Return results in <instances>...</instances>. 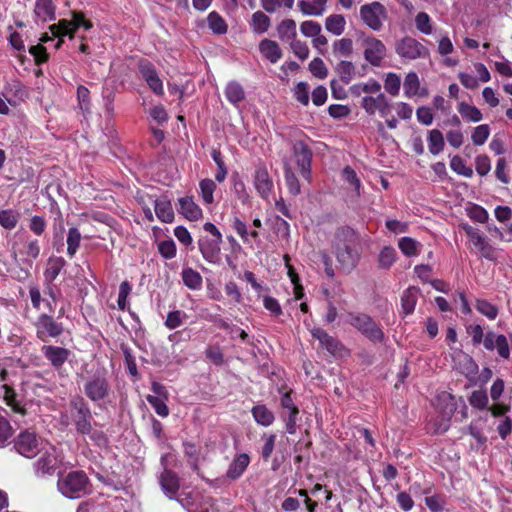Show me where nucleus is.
<instances>
[{
  "mask_svg": "<svg viewBox=\"0 0 512 512\" xmlns=\"http://www.w3.org/2000/svg\"><path fill=\"white\" fill-rule=\"evenodd\" d=\"M357 237L350 228H341L335 235L334 248L336 258L342 269L350 272L358 263L359 253L356 250Z\"/></svg>",
  "mask_w": 512,
  "mask_h": 512,
  "instance_id": "nucleus-1",
  "label": "nucleus"
},
{
  "mask_svg": "<svg viewBox=\"0 0 512 512\" xmlns=\"http://www.w3.org/2000/svg\"><path fill=\"white\" fill-rule=\"evenodd\" d=\"M57 487L67 498H80L88 492L89 479L83 471H72L59 476Z\"/></svg>",
  "mask_w": 512,
  "mask_h": 512,
  "instance_id": "nucleus-2",
  "label": "nucleus"
},
{
  "mask_svg": "<svg viewBox=\"0 0 512 512\" xmlns=\"http://www.w3.org/2000/svg\"><path fill=\"white\" fill-rule=\"evenodd\" d=\"M345 322L359 331L372 342H382L384 333L380 326L367 314L361 312H348Z\"/></svg>",
  "mask_w": 512,
  "mask_h": 512,
  "instance_id": "nucleus-3",
  "label": "nucleus"
},
{
  "mask_svg": "<svg viewBox=\"0 0 512 512\" xmlns=\"http://www.w3.org/2000/svg\"><path fill=\"white\" fill-rule=\"evenodd\" d=\"M360 18L371 30L380 31L388 18V12L382 3L374 1L360 7Z\"/></svg>",
  "mask_w": 512,
  "mask_h": 512,
  "instance_id": "nucleus-4",
  "label": "nucleus"
},
{
  "mask_svg": "<svg viewBox=\"0 0 512 512\" xmlns=\"http://www.w3.org/2000/svg\"><path fill=\"white\" fill-rule=\"evenodd\" d=\"M42 450V454L33 464L35 474L38 477L51 476L62 463L61 453L51 445Z\"/></svg>",
  "mask_w": 512,
  "mask_h": 512,
  "instance_id": "nucleus-5",
  "label": "nucleus"
},
{
  "mask_svg": "<svg viewBox=\"0 0 512 512\" xmlns=\"http://www.w3.org/2000/svg\"><path fill=\"white\" fill-rule=\"evenodd\" d=\"M14 447L19 454L27 458L36 456L44 449L42 439L30 430L19 433L15 439Z\"/></svg>",
  "mask_w": 512,
  "mask_h": 512,
  "instance_id": "nucleus-6",
  "label": "nucleus"
},
{
  "mask_svg": "<svg viewBox=\"0 0 512 512\" xmlns=\"http://www.w3.org/2000/svg\"><path fill=\"white\" fill-rule=\"evenodd\" d=\"M71 417L78 433L89 432L92 415L89 406L81 397L71 400Z\"/></svg>",
  "mask_w": 512,
  "mask_h": 512,
  "instance_id": "nucleus-7",
  "label": "nucleus"
},
{
  "mask_svg": "<svg viewBox=\"0 0 512 512\" xmlns=\"http://www.w3.org/2000/svg\"><path fill=\"white\" fill-rule=\"evenodd\" d=\"M362 46L364 59L372 66H381L387 54L384 43L374 36H366L362 40Z\"/></svg>",
  "mask_w": 512,
  "mask_h": 512,
  "instance_id": "nucleus-8",
  "label": "nucleus"
},
{
  "mask_svg": "<svg viewBox=\"0 0 512 512\" xmlns=\"http://www.w3.org/2000/svg\"><path fill=\"white\" fill-rule=\"evenodd\" d=\"M396 53L404 59L415 60L429 55L428 49L412 37H404L395 47Z\"/></svg>",
  "mask_w": 512,
  "mask_h": 512,
  "instance_id": "nucleus-9",
  "label": "nucleus"
},
{
  "mask_svg": "<svg viewBox=\"0 0 512 512\" xmlns=\"http://www.w3.org/2000/svg\"><path fill=\"white\" fill-rule=\"evenodd\" d=\"M460 227L465 231L467 237L482 257L488 260L494 259V247L489 243L487 238L479 232L477 228H474L467 223L461 224Z\"/></svg>",
  "mask_w": 512,
  "mask_h": 512,
  "instance_id": "nucleus-10",
  "label": "nucleus"
},
{
  "mask_svg": "<svg viewBox=\"0 0 512 512\" xmlns=\"http://www.w3.org/2000/svg\"><path fill=\"white\" fill-rule=\"evenodd\" d=\"M293 158L301 175L309 179L311 172L312 152L303 141H296L292 146Z\"/></svg>",
  "mask_w": 512,
  "mask_h": 512,
  "instance_id": "nucleus-11",
  "label": "nucleus"
},
{
  "mask_svg": "<svg viewBox=\"0 0 512 512\" xmlns=\"http://www.w3.org/2000/svg\"><path fill=\"white\" fill-rule=\"evenodd\" d=\"M63 332V326L60 323H57L53 317L42 314L39 316L37 322H36V333L37 337L42 340L46 341L47 338H55L61 335Z\"/></svg>",
  "mask_w": 512,
  "mask_h": 512,
  "instance_id": "nucleus-12",
  "label": "nucleus"
},
{
  "mask_svg": "<svg viewBox=\"0 0 512 512\" xmlns=\"http://www.w3.org/2000/svg\"><path fill=\"white\" fill-rule=\"evenodd\" d=\"M82 20H85L82 13L73 12L71 21L60 20L57 24L50 25L49 30L53 36L63 37L69 35L70 38H73L75 31L82 26Z\"/></svg>",
  "mask_w": 512,
  "mask_h": 512,
  "instance_id": "nucleus-13",
  "label": "nucleus"
},
{
  "mask_svg": "<svg viewBox=\"0 0 512 512\" xmlns=\"http://www.w3.org/2000/svg\"><path fill=\"white\" fill-rule=\"evenodd\" d=\"M221 243L222 239L219 238H210L206 236L199 239V250L207 262L211 264H218L220 262Z\"/></svg>",
  "mask_w": 512,
  "mask_h": 512,
  "instance_id": "nucleus-14",
  "label": "nucleus"
},
{
  "mask_svg": "<svg viewBox=\"0 0 512 512\" xmlns=\"http://www.w3.org/2000/svg\"><path fill=\"white\" fill-rule=\"evenodd\" d=\"M361 105L369 115H373L378 112L382 117H386L391 110V106L386 96L381 92L377 93V96L375 97H363Z\"/></svg>",
  "mask_w": 512,
  "mask_h": 512,
  "instance_id": "nucleus-15",
  "label": "nucleus"
},
{
  "mask_svg": "<svg viewBox=\"0 0 512 512\" xmlns=\"http://www.w3.org/2000/svg\"><path fill=\"white\" fill-rule=\"evenodd\" d=\"M7 376L6 369L0 366V396L3 397L6 404L10 406L14 412L25 414L24 407L16 399L15 391L7 383Z\"/></svg>",
  "mask_w": 512,
  "mask_h": 512,
  "instance_id": "nucleus-16",
  "label": "nucleus"
},
{
  "mask_svg": "<svg viewBox=\"0 0 512 512\" xmlns=\"http://www.w3.org/2000/svg\"><path fill=\"white\" fill-rule=\"evenodd\" d=\"M253 183L259 196L264 200H268L273 191L274 183L265 166L257 167Z\"/></svg>",
  "mask_w": 512,
  "mask_h": 512,
  "instance_id": "nucleus-17",
  "label": "nucleus"
},
{
  "mask_svg": "<svg viewBox=\"0 0 512 512\" xmlns=\"http://www.w3.org/2000/svg\"><path fill=\"white\" fill-rule=\"evenodd\" d=\"M109 390L108 381L104 377H94L84 385L86 396L94 402L103 400L108 395Z\"/></svg>",
  "mask_w": 512,
  "mask_h": 512,
  "instance_id": "nucleus-18",
  "label": "nucleus"
},
{
  "mask_svg": "<svg viewBox=\"0 0 512 512\" xmlns=\"http://www.w3.org/2000/svg\"><path fill=\"white\" fill-rule=\"evenodd\" d=\"M169 456V454H166L161 457V463L164 466V470L160 475L159 481L164 493L172 499L179 489V480L174 472L166 468V461Z\"/></svg>",
  "mask_w": 512,
  "mask_h": 512,
  "instance_id": "nucleus-19",
  "label": "nucleus"
},
{
  "mask_svg": "<svg viewBox=\"0 0 512 512\" xmlns=\"http://www.w3.org/2000/svg\"><path fill=\"white\" fill-rule=\"evenodd\" d=\"M139 70H140L142 77L144 78V80L146 81L148 86L150 87V89L155 94L162 95L163 94V82L160 79L154 66L150 62L144 60V61L140 62Z\"/></svg>",
  "mask_w": 512,
  "mask_h": 512,
  "instance_id": "nucleus-20",
  "label": "nucleus"
},
{
  "mask_svg": "<svg viewBox=\"0 0 512 512\" xmlns=\"http://www.w3.org/2000/svg\"><path fill=\"white\" fill-rule=\"evenodd\" d=\"M42 353L49 360L51 365L56 368L61 367L70 355L68 349L52 345L43 346Z\"/></svg>",
  "mask_w": 512,
  "mask_h": 512,
  "instance_id": "nucleus-21",
  "label": "nucleus"
},
{
  "mask_svg": "<svg viewBox=\"0 0 512 512\" xmlns=\"http://www.w3.org/2000/svg\"><path fill=\"white\" fill-rule=\"evenodd\" d=\"M178 202V211L188 220L195 221L202 217V210L194 202L192 197H182L178 200Z\"/></svg>",
  "mask_w": 512,
  "mask_h": 512,
  "instance_id": "nucleus-22",
  "label": "nucleus"
},
{
  "mask_svg": "<svg viewBox=\"0 0 512 512\" xmlns=\"http://www.w3.org/2000/svg\"><path fill=\"white\" fill-rule=\"evenodd\" d=\"M157 218L163 223H172L174 211L171 202L166 198L151 199Z\"/></svg>",
  "mask_w": 512,
  "mask_h": 512,
  "instance_id": "nucleus-23",
  "label": "nucleus"
},
{
  "mask_svg": "<svg viewBox=\"0 0 512 512\" xmlns=\"http://www.w3.org/2000/svg\"><path fill=\"white\" fill-rule=\"evenodd\" d=\"M259 51L271 63H277L283 55L278 43L270 39H264L260 42Z\"/></svg>",
  "mask_w": 512,
  "mask_h": 512,
  "instance_id": "nucleus-24",
  "label": "nucleus"
},
{
  "mask_svg": "<svg viewBox=\"0 0 512 512\" xmlns=\"http://www.w3.org/2000/svg\"><path fill=\"white\" fill-rule=\"evenodd\" d=\"M66 261L63 257L52 256L48 259L44 271V281L46 284H52L58 277L61 270L65 267Z\"/></svg>",
  "mask_w": 512,
  "mask_h": 512,
  "instance_id": "nucleus-25",
  "label": "nucleus"
},
{
  "mask_svg": "<svg viewBox=\"0 0 512 512\" xmlns=\"http://www.w3.org/2000/svg\"><path fill=\"white\" fill-rule=\"evenodd\" d=\"M121 506V500L114 498L102 503H95L93 501L82 502L77 512H107V509H114Z\"/></svg>",
  "mask_w": 512,
  "mask_h": 512,
  "instance_id": "nucleus-26",
  "label": "nucleus"
},
{
  "mask_svg": "<svg viewBox=\"0 0 512 512\" xmlns=\"http://www.w3.org/2000/svg\"><path fill=\"white\" fill-rule=\"evenodd\" d=\"M250 463V457L246 453L237 455L229 465L226 476L232 480L239 478Z\"/></svg>",
  "mask_w": 512,
  "mask_h": 512,
  "instance_id": "nucleus-27",
  "label": "nucleus"
},
{
  "mask_svg": "<svg viewBox=\"0 0 512 512\" xmlns=\"http://www.w3.org/2000/svg\"><path fill=\"white\" fill-rule=\"evenodd\" d=\"M34 15L43 22L55 19V6L52 0H36Z\"/></svg>",
  "mask_w": 512,
  "mask_h": 512,
  "instance_id": "nucleus-28",
  "label": "nucleus"
},
{
  "mask_svg": "<svg viewBox=\"0 0 512 512\" xmlns=\"http://www.w3.org/2000/svg\"><path fill=\"white\" fill-rule=\"evenodd\" d=\"M277 33L282 41L291 42L297 36L296 22L293 19H285L277 26Z\"/></svg>",
  "mask_w": 512,
  "mask_h": 512,
  "instance_id": "nucleus-29",
  "label": "nucleus"
},
{
  "mask_svg": "<svg viewBox=\"0 0 512 512\" xmlns=\"http://www.w3.org/2000/svg\"><path fill=\"white\" fill-rule=\"evenodd\" d=\"M270 18L262 11H256L252 14L250 27L254 33L263 34L270 27Z\"/></svg>",
  "mask_w": 512,
  "mask_h": 512,
  "instance_id": "nucleus-30",
  "label": "nucleus"
},
{
  "mask_svg": "<svg viewBox=\"0 0 512 512\" xmlns=\"http://www.w3.org/2000/svg\"><path fill=\"white\" fill-rule=\"evenodd\" d=\"M346 26V20L343 15L333 14L326 18L325 28L335 36L341 35Z\"/></svg>",
  "mask_w": 512,
  "mask_h": 512,
  "instance_id": "nucleus-31",
  "label": "nucleus"
},
{
  "mask_svg": "<svg viewBox=\"0 0 512 512\" xmlns=\"http://www.w3.org/2000/svg\"><path fill=\"white\" fill-rule=\"evenodd\" d=\"M428 149L432 155H438L444 149L445 142L441 131L432 129L428 134Z\"/></svg>",
  "mask_w": 512,
  "mask_h": 512,
  "instance_id": "nucleus-32",
  "label": "nucleus"
},
{
  "mask_svg": "<svg viewBox=\"0 0 512 512\" xmlns=\"http://www.w3.org/2000/svg\"><path fill=\"white\" fill-rule=\"evenodd\" d=\"M352 94L360 96L362 94H377L381 92V85L374 79H369L365 83H357L351 87Z\"/></svg>",
  "mask_w": 512,
  "mask_h": 512,
  "instance_id": "nucleus-33",
  "label": "nucleus"
},
{
  "mask_svg": "<svg viewBox=\"0 0 512 512\" xmlns=\"http://www.w3.org/2000/svg\"><path fill=\"white\" fill-rule=\"evenodd\" d=\"M182 280L185 286L192 290H199L202 287V276L192 268L183 269Z\"/></svg>",
  "mask_w": 512,
  "mask_h": 512,
  "instance_id": "nucleus-34",
  "label": "nucleus"
},
{
  "mask_svg": "<svg viewBox=\"0 0 512 512\" xmlns=\"http://www.w3.org/2000/svg\"><path fill=\"white\" fill-rule=\"evenodd\" d=\"M284 176L289 192L293 195H298L301 191L300 184L288 160L284 161Z\"/></svg>",
  "mask_w": 512,
  "mask_h": 512,
  "instance_id": "nucleus-35",
  "label": "nucleus"
},
{
  "mask_svg": "<svg viewBox=\"0 0 512 512\" xmlns=\"http://www.w3.org/2000/svg\"><path fill=\"white\" fill-rule=\"evenodd\" d=\"M398 247L407 257H413L420 253L421 244L411 237H402L398 241Z\"/></svg>",
  "mask_w": 512,
  "mask_h": 512,
  "instance_id": "nucleus-36",
  "label": "nucleus"
},
{
  "mask_svg": "<svg viewBox=\"0 0 512 512\" xmlns=\"http://www.w3.org/2000/svg\"><path fill=\"white\" fill-rule=\"evenodd\" d=\"M255 421L262 426H270L274 421V414L265 406L257 405L252 409Z\"/></svg>",
  "mask_w": 512,
  "mask_h": 512,
  "instance_id": "nucleus-37",
  "label": "nucleus"
},
{
  "mask_svg": "<svg viewBox=\"0 0 512 512\" xmlns=\"http://www.w3.org/2000/svg\"><path fill=\"white\" fill-rule=\"evenodd\" d=\"M225 96L231 104L237 105L244 100L245 92L239 83L230 82L225 88Z\"/></svg>",
  "mask_w": 512,
  "mask_h": 512,
  "instance_id": "nucleus-38",
  "label": "nucleus"
},
{
  "mask_svg": "<svg viewBox=\"0 0 512 512\" xmlns=\"http://www.w3.org/2000/svg\"><path fill=\"white\" fill-rule=\"evenodd\" d=\"M457 108L461 116L467 121L476 123L480 122L483 118L481 111L476 106L461 102Z\"/></svg>",
  "mask_w": 512,
  "mask_h": 512,
  "instance_id": "nucleus-39",
  "label": "nucleus"
},
{
  "mask_svg": "<svg viewBox=\"0 0 512 512\" xmlns=\"http://www.w3.org/2000/svg\"><path fill=\"white\" fill-rule=\"evenodd\" d=\"M207 22L208 27L213 33L222 35L227 32L228 26L224 18L216 11H212L208 14Z\"/></svg>",
  "mask_w": 512,
  "mask_h": 512,
  "instance_id": "nucleus-40",
  "label": "nucleus"
},
{
  "mask_svg": "<svg viewBox=\"0 0 512 512\" xmlns=\"http://www.w3.org/2000/svg\"><path fill=\"white\" fill-rule=\"evenodd\" d=\"M417 299L418 291L415 288H408L404 291L401 298V305L406 315H409L414 311Z\"/></svg>",
  "mask_w": 512,
  "mask_h": 512,
  "instance_id": "nucleus-41",
  "label": "nucleus"
},
{
  "mask_svg": "<svg viewBox=\"0 0 512 512\" xmlns=\"http://www.w3.org/2000/svg\"><path fill=\"white\" fill-rule=\"evenodd\" d=\"M397 257L396 250L391 246H385L381 249L378 256V265L382 269L390 268Z\"/></svg>",
  "mask_w": 512,
  "mask_h": 512,
  "instance_id": "nucleus-42",
  "label": "nucleus"
},
{
  "mask_svg": "<svg viewBox=\"0 0 512 512\" xmlns=\"http://www.w3.org/2000/svg\"><path fill=\"white\" fill-rule=\"evenodd\" d=\"M420 81L415 72H410L406 75L404 80V93L407 97L411 98L419 94Z\"/></svg>",
  "mask_w": 512,
  "mask_h": 512,
  "instance_id": "nucleus-43",
  "label": "nucleus"
},
{
  "mask_svg": "<svg viewBox=\"0 0 512 512\" xmlns=\"http://www.w3.org/2000/svg\"><path fill=\"white\" fill-rule=\"evenodd\" d=\"M19 213L12 209H6L0 211V225L7 230H12L16 227L19 221Z\"/></svg>",
  "mask_w": 512,
  "mask_h": 512,
  "instance_id": "nucleus-44",
  "label": "nucleus"
},
{
  "mask_svg": "<svg viewBox=\"0 0 512 512\" xmlns=\"http://www.w3.org/2000/svg\"><path fill=\"white\" fill-rule=\"evenodd\" d=\"M337 74L339 75L340 79L344 83H349L355 74V66L350 61H341L337 64L335 68Z\"/></svg>",
  "mask_w": 512,
  "mask_h": 512,
  "instance_id": "nucleus-45",
  "label": "nucleus"
},
{
  "mask_svg": "<svg viewBox=\"0 0 512 512\" xmlns=\"http://www.w3.org/2000/svg\"><path fill=\"white\" fill-rule=\"evenodd\" d=\"M201 197L205 204H212L214 202V191L216 184L212 179H203L199 184Z\"/></svg>",
  "mask_w": 512,
  "mask_h": 512,
  "instance_id": "nucleus-46",
  "label": "nucleus"
},
{
  "mask_svg": "<svg viewBox=\"0 0 512 512\" xmlns=\"http://www.w3.org/2000/svg\"><path fill=\"white\" fill-rule=\"evenodd\" d=\"M295 0H260L262 8L268 13H274L279 8L292 9Z\"/></svg>",
  "mask_w": 512,
  "mask_h": 512,
  "instance_id": "nucleus-47",
  "label": "nucleus"
},
{
  "mask_svg": "<svg viewBox=\"0 0 512 512\" xmlns=\"http://www.w3.org/2000/svg\"><path fill=\"white\" fill-rule=\"evenodd\" d=\"M416 29L424 35H431L433 31L432 21L426 12H419L415 17Z\"/></svg>",
  "mask_w": 512,
  "mask_h": 512,
  "instance_id": "nucleus-48",
  "label": "nucleus"
},
{
  "mask_svg": "<svg viewBox=\"0 0 512 512\" xmlns=\"http://www.w3.org/2000/svg\"><path fill=\"white\" fill-rule=\"evenodd\" d=\"M81 242L80 231L73 227L70 228L67 235V253L70 257H73L77 252Z\"/></svg>",
  "mask_w": 512,
  "mask_h": 512,
  "instance_id": "nucleus-49",
  "label": "nucleus"
},
{
  "mask_svg": "<svg viewBox=\"0 0 512 512\" xmlns=\"http://www.w3.org/2000/svg\"><path fill=\"white\" fill-rule=\"evenodd\" d=\"M476 310L490 320H494L498 315V308L484 299H477L475 303Z\"/></svg>",
  "mask_w": 512,
  "mask_h": 512,
  "instance_id": "nucleus-50",
  "label": "nucleus"
},
{
  "mask_svg": "<svg viewBox=\"0 0 512 512\" xmlns=\"http://www.w3.org/2000/svg\"><path fill=\"white\" fill-rule=\"evenodd\" d=\"M334 54L341 57H348L353 52V42L349 38H342L333 44Z\"/></svg>",
  "mask_w": 512,
  "mask_h": 512,
  "instance_id": "nucleus-51",
  "label": "nucleus"
},
{
  "mask_svg": "<svg viewBox=\"0 0 512 512\" xmlns=\"http://www.w3.org/2000/svg\"><path fill=\"white\" fill-rule=\"evenodd\" d=\"M343 180L348 183L354 190L356 196L360 195L361 181L356 172L349 166L342 171Z\"/></svg>",
  "mask_w": 512,
  "mask_h": 512,
  "instance_id": "nucleus-52",
  "label": "nucleus"
},
{
  "mask_svg": "<svg viewBox=\"0 0 512 512\" xmlns=\"http://www.w3.org/2000/svg\"><path fill=\"white\" fill-rule=\"evenodd\" d=\"M401 79L396 73L389 72L384 80L385 90L392 96H397L400 91Z\"/></svg>",
  "mask_w": 512,
  "mask_h": 512,
  "instance_id": "nucleus-53",
  "label": "nucleus"
},
{
  "mask_svg": "<svg viewBox=\"0 0 512 512\" xmlns=\"http://www.w3.org/2000/svg\"><path fill=\"white\" fill-rule=\"evenodd\" d=\"M489 135H490L489 126L487 124H481L474 128V130L471 134V140L475 145L481 146L487 141Z\"/></svg>",
  "mask_w": 512,
  "mask_h": 512,
  "instance_id": "nucleus-54",
  "label": "nucleus"
},
{
  "mask_svg": "<svg viewBox=\"0 0 512 512\" xmlns=\"http://www.w3.org/2000/svg\"><path fill=\"white\" fill-rule=\"evenodd\" d=\"M450 167L455 173L464 177L470 178L473 175L472 168L466 166L463 159L458 155L452 157Z\"/></svg>",
  "mask_w": 512,
  "mask_h": 512,
  "instance_id": "nucleus-55",
  "label": "nucleus"
},
{
  "mask_svg": "<svg viewBox=\"0 0 512 512\" xmlns=\"http://www.w3.org/2000/svg\"><path fill=\"white\" fill-rule=\"evenodd\" d=\"M147 402L154 408L155 412L161 417H167L169 414V409L166 405L165 398H160L153 395H148L146 397Z\"/></svg>",
  "mask_w": 512,
  "mask_h": 512,
  "instance_id": "nucleus-56",
  "label": "nucleus"
},
{
  "mask_svg": "<svg viewBox=\"0 0 512 512\" xmlns=\"http://www.w3.org/2000/svg\"><path fill=\"white\" fill-rule=\"evenodd\" d=\"M186 318V314L183 311L175 310L168 313L165 320V326L170 329H176L180 327Z\"/></svg>",
  "mask_w": 512,
  "mask_h": 512,
  "instance_id": "nucleus-57",
  "label": "nucleus"
},
{
  "mask_svg": "<svg viewBox=\"0 0 512 512\" xmlns=\"http://www.w3.org/2000/svg\"><path fill=\"white\" fill-rule=\"evenodd\" d=\"M469 403L477 409H485L488 405V396L484 390H475L469 397Z\"/></svg>",
  "mask_w": 512,
  "mask_h": 512,
  "instance_id": "nucleus-58",
  "label": "nucleus"
},
{
  "mask_svg": "<svg viewBox=\"0 0 512 512\" xmlns=\"http://www.w3.org/2000/svg\"><path fill=\"white\" fill-rule=\"evenodd\" d=\"M131 290H132V286L128 281H123L120 284L117 304H118V308L122 311L126 310V308L128 307L127 299H128V296H129Z\"/></svg>",
  "mask_w": 512,
  "mask_h": 512,
  "instance_id": "nucleus-59",
  "label": "nucleus"
},
{
  "mask_svg": "<svg viewBox=\"0 0 512 512\" xmlns=\"http://www.w3.org/2000/svg\"><path fill=\"white\" fill-rule=\"evenodd\" d=\"M80 434L88 436L89 439L98 446H104L107 444V437L105 433L100 428H97L92 424H90L89 432H81Z\"/></svg>",
  "mask_w": 512,
  "mask_h": 512,
  "instance_id": "nucleus-60",
  "label": "nucleus"
},
{
  "mask_svg": "<svg viewBox=\"0 0 512 512\" xmlns=\"http://www.w3.org/2000/svg\"><path fill=\"white\" fill-rule=\"evenodd\" d=\"M158 251L165 259H172L176 256V245L172 239L161 241L158 244Z\"/></svg>",
  "mask_w": 512,
  "mask_h": 512,
  "instance_id": "nucleus-61",
  "label": "nucleus"
},
{
  "mask_svg": "<svg viewBox=\"0 0 512 512\" xmlns=\"http://www.w3.org/2000/svg\"><path fill=\"white\" fill-rule=\"evenodd\" d=\"M310 72L319 79H324L328 75V70L321 58H314L309 63Z\"/></svg>",
  "mask_w": 512,
  "mask_h": 512,
  "instance_id": "nucleus-62",
  "label": "nucleus"
},
{
  "mask_svg": "<svg viewBox=\"0 0 512 512\" xmlns=\"http://www.w3.org/2000/svg\"><path fill=\"white\" fill-rule=\"evenodd\" d=\"M321 25L312 20H307L301 23L300 31L306 37H315L318 36L321 32Z\"/></svg>",
  "mask_w": 512,
  "mask_h": 512,
  "instance_id": "nucleus-63",
  "label": "nucleus"
},
{
  "mask_svg": "<svg viewBox=\"0 0 512 512\" xmlns=\"http://www.w3.org/2000/svg\"><path fill=\"white\" fill-rule=\"evenodd\" d=\"M290 48L293 51V53L301 60H305L309 56V48L308 45L298 39H294L291 42H289Z\"/></svg>",
  "mask_w": 512,
  "mask_h": 512,
  "instance_id": "nucleus-64",
  "label": "nucleus"
}]
</instances>
